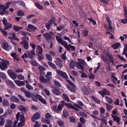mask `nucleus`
Wrapping results in <instances>:
<instances>
[{
  "label": "nucleus",
  "instance_id": "obj_1",
  "mask_svg": "<svg viewBox=\"0 0 127 127\" xmlns=\"http://www.w3.org/2000/svg\"><path fill=\"white\" fill-rule=\"evenodd\" d=\"M78 62L76 64V66L78 69H81L83 70L84 69V67L81 64L84 65L85 64V63L84 60L78 59L77 60Z\"/></svg>",
  "mask_w": 127,
  "mask_h": 127
},
{
  "label": "nucleus",
  "instance_id": "obj_2",
  "mask_svg": "<svg viewBox=\"0 0 127 127\" xmlns=\"http://www.w3.org/2000/svg\"><path fill=\"white\" fill-rule=\"evenodd\" d=\"M64 107V105L62 104H60L57 106V105H54L53 107V110L55 112H58L61 111Z\"/></svg>",
  "mask_w": 127,
  "mask_h": 127
},
{
  "label": "nucleus",
  "instance_id": "obj_3",
  "mask_svg": "<svg viewBox=\"0 0 127 127\" xmlns=\"http://www.w3.org/2000/svg\"><path fill=\"white\" fill-rule=\"evenodd\" d=\"M62 59L58 58H57L54 61V63L56 64L60 68H61L63 66V65L62 64Z\"/></svg>",
  "mask_w": 127,
  "mask_h": 127
},
{
  "label": "nucleus",
  "instance_id": "obj_4",
  "mask_svg": "<svg viewBox=\"0 0 127 127\" xmlns=\"http://www.w3.org/2000/svg\"><path fill=\"white\" fill-rule=\"evenodd\" d=\"M19 117H20V120L21 122H24L25 119L24 115L23 114L20 115V113L18 112L16 115V118L17 121L19 120Z\"/></svg>",
  "mask_w": 127,
  "mask_h": 127
},
{
  "label": "nucleus",
  "instance_id": "obj_5",
  "mask_svg": "<svg viewBox=\"0 0 127 127\" xmlns=\"http://www.w3.org/2000/svg\"><path fill=\"white\" fill-rule=\"evenodd\" d=\"M7 72L9 76L13 79H15L16 78V74L12 70H9Z\"/></svg>",
  "mask_w": 127,
  "mask_h": 127
},
{
  "label": "nucleus",
  "instance_id": "obj_6",
  "mask_svg": "<svg viewBox=\"0 0 127 127\" xmlns=\"http://www.w3.org/2000/svg\"><path fill=\"white\" fill-rule=\"evenodd\" d=\"M43 36L45 37L47 42H49L51 40L52 36L50 34L48 33H46L43 34Z\"/></svg>",
  "mask_w": 127,
  "mask_h": 127
},
{
  "label": "nucleus",
  "instance_id": "obj_7",
  "mask_svg": "<svg viewBox=\"0 0 127 127\" xmlns=\"http://www.w3.org/2000/svg\"><path fill=\"white\" fill-rule=\"evenodd\" d=\"M20 44L24 45V47L25 49H28L29 47V43L26 40H24L23 39V40L20 42Z\"/></svg>",
  "mask_w": 127,
  "mask_h": 127
},
{
  "label": "nucleus",
  "instance_id": "obj_8",
  "mask_svg": "<svg viewBox=\"0 0 127 127\" xmlns=\"http://www.w3.org/2000/svg\"><path fill=\"white\" fill-rule=\"evenodd\" d=\"M18 109L22 112V113H24L27 111V108L22 105H20L18 106Z\"/></svg>",
  "mask_w": 127,
  "mask_h": 127
},
{
  "label": "nucleus",
  "instance_id": "obj_9",
  "mask_svg": "<svg viewBox=\"0 0 127 127\" xmlns=\"http://www.w3.org/2000/svg\"><path fill=\"white\" fill-rule=\"evenodd\" d=\"M2 48L6 50H9V45L7 43L3 42L1 44Z\"/></svg>",
  "mask_w": 127,
  "mask_h": 127
},
{
  "label": "nucleus",
  "instance_id": "obj_10",
  "mask_svg": "<svg viewBox=\"0 0 127 127\" xmlns=\"http://www.w3.org/2000/svg\"><path fill=\"white\" fill-rule=\"evenodd\" d=\"M10 100L11 101L14 102L18 103L20 102L19 99L14 96H12L10 98Z\"/></svg>",
  "mask_w": 127,
  "mask_h": 127
},
{
  "label": "nucleus",
  "instance_id": "obj_11",
  "mask_svg": "<svg viewBox=\"0 0 127 127\" xmlns=\"http://www.w3.org/2000/svg\"><path fill=\"white\" fill-rule=\"evenodd\" d=\"M76 64L75 61L73 60H71L69 63V67L71 69H73L74 68Z\"/></svg>",
  "mask_w": 127,
  "mask_h": 127
},
{
  "label": "nucleus",
  "instance_id": "obj_12",
  "mask_svg": "<svg viewBox=\"0 0 127 127\" xmlns=\"http://www.w3.org/2000/svg\"><path fill=\"white\" fill-rule=\"evenodd\" d=\"M107 55L109 58L110 62L113 64H114V58L112 54L111 53H108L107 54Z\"/></svg>",
  "mask_w": 127,
  "mask_h": 127
},
{
  "label": "nucleus",
  "instance_id": "obj_13",
  "mask_svg": "<svg viewBox=\"0 0 127 127\" xmlns=\"http://www.w3.org/2000/svg\"><path fill=\"white\" fill-rule=\"evenodd\" d=\"M36 96H37V98L41 102L43 103L44 104H46L47 103L45 100L43 99L42 97L39 95H36Z\"/></svg>",
  "mask_w": 127,
  "mask_h": 127
},
{
  "label": "nucleus",
  "instance_id": "obj_14",
  "mask_svg": "<svg viewBox=\"0 0 127 127\" xmlns=\"http://www.w3.org/2000/svg\"><path fill=\"white\" fill-rule=\"evenodd\" d=\"M39 79L40 81L42 83H47L48 82V80L42 75H41L40 76Z\"/></svg>",
  "mask_w": 127,
  "mask_h": 127
},
{
  "label": "nucleus",
  "instance_id": "obj_15",
  "mask_svg": "<svg viewBox=\"0 0 127 127\" xmlns=\"http://www.w3.org/2000/svg\"><path fill=\"white\" fill-rule=\"evenodd\" d=\"M53 93L57 95H59L61 94V92L59 90L55 88L52 90Z\"/></svg>",
  "mask_w": 127,
  "mask_h": 127
},
{
  "label": "nucleus",
  "instance_id": "obj_16",
  "mask_svg": "<svg viewBox=\"0 0 127 127\" xmlns=\"http://www.w3.org/2000/svg\"><path fill=\"white\" fill-rule=\"evenodd\" d=\"M62 44L64 45L66 49L68 51H70V49L69 47V45H68L66 42L65 41H63L61 43Z\"/></svg>",
  "mask_w": 127,
  "mask_h": 127
},
{
  "label": "nucleus",
  "instance_id": "obj_17",
  "mask_svg": "<svg viewBox=\"0 0 127 127\" xmlns=\"http://www.w3.org/2000/svg\"><path fill=\"white\" fill-rule=\"evenodd\" d=\"M28 28L30 30L33 31H35L37 29L36 27L31 24L28 25Z\"/></svg>",
  "mask_w": 127,
  "mask_h": 127
},
{
  "label": "nucleus",
  "instance_id": "obj_18",
  "mask_svg": "<svg viewBox=\"0 0 127 127\" xmlns=\"http://www.w3.org/2000/svg\"><path fill=\"white\" fill-rule=\"evenodd\" d=\"M6 9L5 8H3L2 11L0 12V15H2L5 14L7 15L8 14L9 11L8 10H6Z\"/></svg>",
  "mask_w": 127,
  "mask_h": 127
},
{
  "label": "nucleus",
  "instance_id": "obj_19",
  "mask_svg": "<svg viewBox=\"0 0 127 127\" xmlns=\"http://www.w3.org/2000/svg\"><path fill=\"white\" fill-rule=\"evenodd\" d=\"M111 116L113 118L114 121H116L118 124H119L120 119L119 117L113 115H111Z\"/></svg>",
  "mask_w": 127,
  "mask_h": 127
},
{
  "label": "nucleus",
  "instance_id": "obj_20",
  "mask_svg": "<svg viewBox=\"0 0 127 127\" xmlns=\"http://www.w3.org/2000/svg\"><path fill=\"white\" fill-rule=\"evenodd\" d=\"M14 81L18 85L20 86L25 85L24 81H20L18 80H15Z\"/></svg>",
  "mask_w": 127,
  "mask_h": 127
},
{
  "label": "nucleus",
  "instance_id": "obj_21",
  "mask_svg": "<svg viewBox=\"0 0 127 127\" xmlns=\"http://www.w3.org/2000/svg\"><path fill=\"white\" fill-rule=\"evenodd\" d=\"M102 60L108 64H109L108 59L105 56L102 55L101 57Z\"/></svg>",
  "mask_w": 127,
  "mask_h": 127
},
{
  "label": "nucleus",
  "instance_id": "obj_22",
  "mask_svg": "<svg viewBox=\"0 0 127 127\" xmlns=\"http://www.w3.org/2000/svg\"><path fill=\"white\" fill-rule=\"evenodd\" d=\"M4 26L5 28L4 29V30H7L12 27V24L9 22Z\"/></svg>",
  "mask_w": 127,
  "mask_h": 127
},
{
  "label": "nucleus",
  "instance_id": "obj_23",
  "mask_svg": "<svg viewBox=\"0 0 127 127\" xmlns=\"http://www.w3.org/2000/svg\"><path fill=\"white\" fill-rule=\"evenodd\" d=\"M83 90L85 94H86L87 95H88L90 94V93L89 92V90L88 88L84 86L83 88Z\"/></svg>",
  "mask_w": 127,
  "mask_h": 127
},
{
  "label": "nucleus",
  "instance_id": "obj_24",
  "mask_svg": "<svg viewBox=\"0 0 127 127\" xmlns=\"http://www.w3.org/2000/svg\"><path fill=\"white\" fill-rule=\"evenodd\" d=\"M127 45L125 44V45L124 47V49L123 52H122V54L123 55H125L127 57Z\"/></svg>",
  "mask_w": 127,
  "mask_h": 127
},
{
  "label": "nucleus",
  "instance_id": "obj_25",
  "mask_svg": "<svg viewBox=\"0 0 127 127\" xmlns=\"http://www.w3.org/2000/svg\"><path fill=\"white\" fill-rule=\"evenodd\" d=\"M40 115L37 112L33 115V118L35 120H37L40 118Z\"/></svg>",
  "mask_w": 127,
  "mask_h": 127
},
{
  "label": "nucleus",
  "instance_id": "obj_26",
  "mask_svg": "<svg viewBox=\"0 0 127 127\" xmlns=\"http://www.w3.org/2000/svg\"><path fill=\"white\" fill-rule=\"evenodd\" d=\"M120 45V43L119 42H117L115 44H113L112 45V48L114 49H118V47Z\"/></svg>",
  "mask_w": 127,
  "mask_h": 127
},
{
  "label": "nucleus",
  "instance_id": "obj_27",
  "mask_svg": "<svg viewBox=\"0 0 127 127\" xmlns=\"http://www.w3.org/2000/svg\"><path fill=\"white\" fill-rule=\"evenodd\" d=\"M14 30L16 32L19 31L20 30L22 29V27H19L17 26L14 25L13 26Z\"/></svg>",
  "mask_w": 127,
  "mask_h": 127
},
{
  "label": "nucleus",
  "instance_id": "obj_28",
  "mask_svg": "<svg viewBox=\"0 0 127 127\" xmlns=\"http://www.w3.org/2000/svg\"><path fill=\"white\" fill-rule=\"evenodd\" d=\"M62 96L63 99H64L67 102H69V99L66 94H64Z\"/></svg>",
  "mask_w": 127,
  "mask_h": 127
},
{
  "label": "nucleus",
  "instance_id": "obj_29",
  "mask_svg": "<svg viewBox=\"0 0 127 127\" xmlns=\"http://www.w3.org/2000/svg\"><path fill=\"white\" fill-rule=\"evenodd\" d=\"M25 94L26 97L29 98L32 97L33 95L32 93H31L28 91H27L26 92H25Z\"/></svg>",
  "mask_w": 127,
  "mask_h": 127
},
{
  "label": "nucleus",
  "instance_id": "obj_30",
  "mask_svg": "<svg viewBox=\"0 0 127 127\" xmlns=\"http://www.w3.org/2000/svg\"><path fill=\"white\" fill-rule=\"evenodd\" d=\"M7 66L3 63L2 62L1 63V64H0V68L2 70H4L5 68Z\"/></svg>",
  "mask_w": 127,
  "mask_h": 127
},
{
  "label": "nucleus",
  "instance_id": "obj_31",
  "mask_svg": "<svg viewBox=\"0 0 127 127\" xmlns=\"http://www.w3.org/2000/svg\"><path fill=\"white\" fill-rule=\"evenodd\" d=\"M52 24V23L51 22L48 21L47 24H46L45 27L48 30H50L51 28V26Z\"/></svg>",
  "mask_w": 127,
  "mask_h": 127
},
{
  "label": "nucleus",
  "instance_id": "obj_32",
  "mask_svg": "<svg viewBox=\"0 0 127 127\" xmlns=\"http://www.w3.org/2000/svg\"><path fill=\"white\" fill-rule=\"evenodd\" d=\"M48 64L52 68L54 69H56L57 67L55 65V64H53L51 62H48Z\"/></svg>",
  "mask_w": 127,
  "mask_h": 127
},
{
  "label": "nucleus",
  "instance_id": "obj_33",
  "mask_svg": "<svg viewBox=\"0 0 127 127\" xmlns=\"http://www.w3.org/2000/svg\"><path fill=\"white\" fill-rule=\"evenodd\" d=\"M63 113L64 116L65 117H67L69 115L68 112L66 110L64 109V110Z\"/></svg>",
  "mask_w": 127,
  "mask_h": 127
},
{
  "label": "nucleus",
  "instance_id": "obj_34",
  "mask_svg": "<svg viewBox=\"0 0 127 127\" xmlns=\"http://www.w3.org/2000/svg\"><path fill=\"white\" fill-rule=\"evenodd\" d=\"M67 87L68 89L70 91H71L72 92H75V89H74L75 88L74 87L73 88H72L69 85H67Z\"/></svg>",
  "mask_w": 127,
  "mask_h": 127
},
{
  "label": "nucleus",
  "instance_id": "obj_35",
  "mask_svg": "<svg viewBox=\"0 0 127 127\" xmlns=\"http://www.w3.org/2000/svg\"><path fill=\"white\" fill-rule=\"evenodd\" d=\"M67 87L68 89L70 91H71L72 92H75V89H74L75 88L74 87L73 88H72L69 85H67Z\"/></svg>",
  "mask_w": 127,
  "mask_h": 127
},
{
  "label": "nucleus",
  "instance_id": "obj_36",
  "mask_svg": "<svg viewBox=\"0 0 127 127\" xmlns=\"http://www.w3.org/2000/svg\"><path fill=\"white\" fill-rule=\"evenodd\" d=\"M0 126H3L4 125V120L2 118V116H0Z\"/></svg>",
  "mask_w": 127,
  "mask_h": 127
},
{
  "label": "nucleus",
  "instance_id": "obj_37",
  "mask_svg": "<svg viewBox=\"0 0 127 127\" xmlns=\"http://www.w3.org/2000/svg\"><path fill=\"white\" fill-rule=\"evenodd\" d=\"M0 77L2 79H6L7 77L3 73L0 72Z\"/></svg>",
  "mask_w": 127,
  "mask_h": 127
},
{
  "label": "nucleus",
  "instance_id": "obj_38",
  "mask_svg": "<svg viewBox=\"0 0 127 127\" xmlns=\"http://www.w3.org/2000/svg\"><path fill=\"white\" fill-rule=\"evenodd\" d=\"M31 62V64L33 66H36L38 65V64L36 61L32 59V60Z\"/></svg>",
  "mask_w": 127,
  "mask_h": 127
},
{
  "label": "nucleus",
  "instance_id": "obj_39",
  "mask_svg": "<svg viewBox=\"0 0 127 127\" xmlns=\"http://www.w3.org/2000/svg\"><path fill=\"white\" fill-rule=\"evenodd\" d=\"M105 98L108 102L111 103L113 102L112 100L108 96H105Z\"/></svg>",
  "mask_w": 127,
  "mask_h": 127
},
{
  "label": "nucleus",
  "instance_id": "obj_40",
  "mask_svg": "<svg viewBox=\"0 0 127 127\" xmlns=\"http://www.w3.org/2000/svg\"><path fill=\"white\" fill-rule=\"evenodd\" d=\"M32 100L36 102L38 101V99L37 96H36H36H35L34 94H33V96H32Z\"/></svg>",
  "mask_w": 127,
  "mask_h": 127
},
{
  "label": "nucleus",
  "instance_id": "obj_41",
  "mask_svg": "<svg viewBox=\"0 0 127 127\" xmlns=\"http://www.w3.org/2000/svg\"><path fill=\"white\" fill-rule=\"evenodd\" d=\"M36 55L38 57L39 59L40 60L43 59H44L42 53H39V54H36Z\"/></svg>",
  "mask_w": 127,
  "mask_h": 127
},
{
  "label": "nucleus",
  "instance_id": "obj_42",
  "mask_svg": "<svg viewBox=\"0 0 127 127\" xmlns=\"http://www.w3.org/2000/svg\"><path fill=\"white\" fill-rule=\"evenodd\" d=\"M18 15L19 16H22L25 15L24 12H22L21 10L18 11H17Z\"/></svg>",
  "mask_w": 127,
  "mask_h": 127
},
{
  "label": "nucleus",
  "instance_id": "obj_43",
  "mask_svg": "<svg viewBox=\"0 0 127 127\" xmlns=\"http://www.w3.org/2000/svg\"><path fill=\"white\" fill-rule=\"evenodd\" d=\"M92 99L96 101L97 103H100V101L99 100L95 97L92 96Z\"/></svg>",
  "mask_w": 127,
  "mask_h": 127
},
{
  "label": "nucleus",
  "instance_id": "obj_44",
  "mask_svg": "<svg viewBox=\"0 0 127 127\" xmlns=\"http://www.w3.org/2000/svg\"><path fill=\"white\" fill-rule=\"evenodd\" d=\"M56 38L57 41L60 43H61L63 41V40L61 38L58 36H56Z\"/></svg>",
  "mask_w": 127,
  "mask_h": 127
},
{
  "label": "nucleus",
  "instance_id": "obj_45",
  "mask_svg": "<svg viewBox=\"0 0 127 127\" xmlns=\"http://www.w3.org/2000/svg\"><path fill=\"white\" fill-rule=\"evenodd\" d=\"M65 105L67 107L69 108H71L72 109L74 106L69 103H65Z\"/></svg>",
  "mask_w": 127,
  "mask_h": 127
},
{
  "label": "nucleus",
  "instance_id": "obj_46",
  "mask_svg": "<svg viewBox=\"0 0 127 127\" xmlns=\"http://www.w3.org/2000/svg\"><path fill=\"white\" fill-rule=\"evenodd\" d=\"M7 84L10 86L12 87H14L15 85L10 80H8L7 82Z\"/></svg>",
  "mask_w": 127,
  "mask_h": 127
},
{
  "label": "nucleus",
  "instance_id": "obj_47",
  "mask_svg": "<svg viewBox=\"0 0 127 127\" xmlns=\"http://www.w3.org/2000/svg\"><path fill=\"white\" fill-rule=\"evenodd\" d=\"M36 7L39 9L40 10H42L43 7L38 3H36L35 4Z\"/></svg>",
  "mask_w": 127,
  "mask_h": 127
},
{
  "label": "nucleus",
  "instance_id": "obj_48",
  "mask_svg": "<svg viewBox=\"0 0 127 127\" xmlns=\"http://www.w3.org/2000/svg\"><path fill=\"white\" fill-rule=\"evenodd\" d=\"M37 50L39 51V52L40 53H42L43 52V50L42 48L39 46H37Z\"/></svg>",
  "mask_w": 127,
  "mask_h": 127
},
{
  "label": "nucleus",
  "instance_id": "obj_49",
  "mask_svg": "<svg viewBox=\"0 0 127 127\" xmlns=\"http://www.w3.org/2000/svg\"><path fill=\"white\" fill-rule=\"evenodd\" d=\"M57 123L60 126H62L64 125V122L61 120H59L57 121Z\"/></svg>",
  "mask_w": 127,
  "mask_h": 127
},
{
  "label": "nucleus",
  "instance_id": "obj_50",
  "mask_svg": "<svg viewBox=\"0 0 127 127\" xmlns=\"http://www.w3.org/2000/svg\"><path fill=\"white\" fill-rule=\"evenodd\" d=\"M54 82L56 86L59 87H61L62 86L61 84L58 81L56 80H54Z\"/></svg>",
  "mask_w": 127,
  "mask_h": 127
},
{
  "label": "nucleus",
  "instance_id": "obj_51",
  "mask_svg": "<svg viewBox=\"0 0 127 127\" xmlns=\"http://www.w3.org/2000/svg\"><path fill=\"white\" fill-rule=\"evenodd\" d=\"M106 19L107 21V22L108 23V25H111L112 24V23L110 20V18L107 17L106 18Z\"/></svg>",
  "mask_w": 127,
  "mask_h": 127
},
{
  "label": "nucleus",
  "instance_id": "obj_52",
  "mask_svg": "<svg viewBox=\"0 0 127 127\" xmlns=\"http://www.w3.org/2000/svg\"><path fill=\"white\" fill-rule=\"evenodd\" d=\"M46 56L47 60L50 61H52V57L49 54H47L46 55Z\"/></svg>",
  "mask_w": 127,
  "mask_h": 127
},
{
  "label": "nucleus",
  "instance_id": "obj_53",
  "mask_svg": "<svg viewBox=\"0 0 127 127\" xmlns=\"http://www.w3.org/2000/svg\"><path fill=\"white\" fill-rule=\"evenodd\" d=\"M52 117V115L49 113H47L45 115V118L49 119Z\"/></svg>",
  "mask_w": 127,
  "mask_h": 127
},
{
  "label": "nucleus",
  "instance_id": "obj_54",
  "mask_svg": "<svg viewBox=\"0 0 127 127\" xmlns=\"http://www.w3.org/2000/svg\"><path fill=\"white\" fill-rule=\"evenodd\" d=\"M18 78L20 80H23L24 79V77L21 75H18L17 76Z\"/></svg>",
  "mask_w": 127,
  "mask_h": 127
},
{
  "label": "nucleus",
  "instance_id": "obj_55",
  "mask_svg": "<svg viewBox=\"0 0 127 127\" xmlns=\"http://www.w3.org/2000/svg\"><path fill=\"white\" fill-rule=\"evenodd\" d=\"M11 55L17 61H18V58L16 57V54L15 53H13L11 54Z\"/></svg>",
  "mask_w": 127,
  "mask_h": 127
},
{
  "label": "nucleus",
  "instance_id": "obj_56",
  "mask_svg": "<svg viewBox=\"0 0 127 127\" xmlns=\"http://www.w3.org/2000/svg\"><path fill=\"white\" fill-rule=\"evenodd\" d=\"M27 88L29 90H32L33 89V87L29 84H27L26 85Z\"/></svg>",
  "mask_w": 127,
  "mask_h": 127
},
{
  "label": "nucleus",
  "instance_id": "obj_57",
  "mask_svg": "<svg viewBox=\"0 0 127 127\" xmlns=\"http://www.w3.org/2000/svg\"><path fill=\"white\" fill-rule=\"evenodd\" d=\"M98 120H100L103 121V123L105 124L106 125H107V122L105 120V117H103V118L101 119H98Z\"/></svg>",
  "mask_w": 127,
  "mask_h": 127
},
{
  "label": "nucleus",
  "instance_id": "obj_58",
  "mask_svg": "<svg viewBox=\"0 0 127 127\" xmlns=\"http://www.w3.org/2000/svg\"><path fill=\"white\" fill-rule=\"evenodd\" d=\"M3 104L4 105L7 106H8V101L6 100H4L3 101Z\"/></svg>",
  "mask_w": 127,
  "mask_h": 127
},
{
  "label": "nucleus",
  "instance_id": "obj_59",
  "mask_svg": "<svg viewBox=\"0 0 127 127\" xmlns=\"http://www.w3.org/2000/svg\"><path fill=\"white\" fill-rule=\"evenodd\" d=\"M6 122L7 123V124L6 125H11L13 123V122L12 121L9 119L7 120L6 121Z\"/></svg>",
  "mask_w": 127,
  "mask_h": 127
},
{
  "label": "nucleus",
  "instance_id": "obj_60",
  "mask_svg": "<svg viewBox=\"0 0 127 127\" xmlns=\"http://www.w3.org/2000/svg\"><path fill=\"white\" fill-rule=\"evenodd\" d=\"M4 30H3L1 27L0 28V30L1 32L5 35L6 36L7 35V33Z\"/></svg>",
  "mask_w": 127,
  "mask_h": 127
},
{
  "label": "nucleus",
  "instance_id": "obj_61",
  "mask_svg": "<svg viewBox=\"0 0 127 127\" xmlns=\"http://www.w3.org/2000/svg\"><path fill=\"white\" fill-rule=\"evenodd\" d=\"M11 34L12 35V37L13 39L18 41H19V39L17 38V37L16 36L15 34Z\"/></svg>",
  "mask_w": 127,
  "mask_h": 127
},
{
  "label": "nucleus",
  "instance_id": "obj_62",
  "mask_svg": "<svg viewBox=\"0 0 127 127\" xmlns=\"http://www.w3.org/2000/svg\"><path fill=\"white\" fill-rule=\"evenodd\" d=\"M69 121L70 122L73 123L75 122V119L73 117H69Z\"/></svg>",
  "mask_w": 127,
  "mask_h": 127
},
{
  "label": "nucleus",
  "instance_id": "obj_63",
  "mask_svg": "<svg viewBox=\"0 0 127 127\" xmlns=\"http://www.w3.org/2000/svg\"><path fill=\"white\" fill-rule=\"evenodd\" d=\"M10 4V3L9 2H8L6 3L5 5L6 6L4 5V8H5L6 9H8L9 7V5Z\"/></svg>",
  "mask_w": 127,
  "mask_h": 127
},
{
  "label": "nucleus",
  "instance_id": "obj_64",
  "mask_svg": "<svg viewBox=\"0 0 127 127\" xmlns=\"http://www.w3.org/2000/svg\"><path fill=\"white\" fill-rule=\"evenodd\" d=\"M106 108L109 110H110L112 108V106L108 103H106Z\"/></svg>",
  "mask_w": 127,
  "mask_h": 127
}]
</instances>
